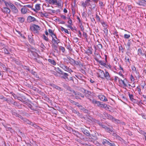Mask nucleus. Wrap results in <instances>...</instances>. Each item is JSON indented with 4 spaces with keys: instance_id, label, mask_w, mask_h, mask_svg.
Wrapping results in <instances>:
<instances>
[{
    "instance_id": "27",
    "label": "nucleus",
    "mask_w": 146,
    "mask_h": 146,
    "mask_svg": "<svg viewBox=\"0 0 146 146\" xmlns=\"http://www.w3.org/2000/svg\"><path fill=\"white\" fill-rule=\"evenodd\" d=\"M138 54L139 56H143L144 54L142 52V50L141 48H139L137 51Z\"/></svg>"
},
{
    "instance_id": "23",
    "label": "nucleus",
    "mask_w": 146,
    "mask_h": 146,
    "mask_svg": "<svg viewBox=\"0 0 146 146\" xmlns=\"http://www.w3.org/2000/svg\"><path fill=\"white\" fill-rule=\"evenodd\" d=\"M21 119L22 120H23L25 122H26L27 123H28L29 124H30L31 125H33V123H32L31 122H30L29 120L26 119H25V118H24L23 117V119Z\"/></svg>"
},
{
    "instance_id": "57",
    "label": "nucleus",
    "mask_w": 146,
    "mask_h": 146,
    "mask_svg": "<svg viewBox=\"0 0 146 146\" xmlns=\"http://www.w3.org/2000/svg\"><path fill=\"white\" fill-rule=\"evenodd\" d=\"M137 88L138 89V92L139 94H141V89L138 86L137 87Z\"/></svg>"
},
{
    "instance_id": "6",
    "label": "nucleus",
    "mask_w": 146,
    "mask_h": 146,
    "mask_svg": "<svg viewBox=\"0 0 146 146\" xmlns=\"http://www.w3.org/2000/svg\"><path fill=\"white\" fill-rule=\"evenodd\" d=\"M30 29L32 31L37 33L38 31L40 29V28L38 25L34 24L31 27Z\"/></svg>"
},
{
    "instance_id": "18",
    "label": "nucleus",
    "mask_w": 146,
    "mask_h": 146,
    "mask_svg": "<svg viewBox=\"0 0 146 146\" xmlns=\"http://www.w3.org/2000/svg\"><path fill=\"white\" fill-rule=\"evenodd\" d=\"M98 97L101 101L105 102L108 101V100L106 97L103 95H100L98 96Z\"/></svg>"
},
{
    "instance_id": "11",
    "label": "nucleus",
    "mask_w": 146,
    "mask_h": 146,
    "mask_svg": "<svg viewBox=\"0 0 146 146\" xmlns=\"http://www.w3.org/2000/svg\"><path fill=\"white\" fill-rule=\"evenodd\" d=\"M72 134L75 135L77 137L81 139L82 134L78 132L77 131L72 129Z\"/></svg>"
},
{
    "instance_id": "7",
    "label": "nucleus",
    "mask_w": 146,
    "mask_h": 146,
    "mask_svg": "<svg viewBox=\"0 0 146 146\" xmlns=\"http://www.w3.org/2000/svg\"><path fill=\"white\" fill-rule=\"evenodd\" d=\"M81 130L84 134L89 137V138H92V135H91L88 130L83 128H81Z\"/></svg>"
},
{
    "instance_id": "37",
    "label": "nucleus",
    "mask_w": 146,
    "mask_h": 146,
    "mask_svg": "<svg viewBox=\"0 0 146 146\" xmlns=\"http://www.w3.org/2000/svg\"><path fill=\"white\" fill-rule=\"evenodd\" d=\"M56 71L60 74L63 71L59 68H56Z\"/></svg>"
},
{
    "instance_id": "12",
    "label": "nucleus",
    "mask_w": 146,
    "mask_h": 146,
    "mask_svg": "<svg viewBox=\"0 0 146 146\" xmlns=\"http://www.w3.org/2000/svg\"><path fill=\"white\" fill-rule=\"evenodd\" d=\"M107 116H108V118L112 120V121L117 123H119L120 121L119 120L115 119L112 116L108 114Z\"/></svg>"
},
{
    "instance_id": "22",
    "label": "nucleus",
    "mask_w": 146,
    "mask_h": 146,
    "mask_svg": "<svg viewBox=\"0 0 146 146\" xmlns=\"http://www.w3.org/2000/svg\"><path fill=\"white\" fill-rule=\"evenodd\" d=\"M113 135L114 137H115L116 139L121 141H122L123 140L121 137H120L119 135H117L116 133H114L113 134Z\"/></svg>"
},
{
    "instance_id": "3",
    "label": "nucleus",
    "mask_w": 146,
    "mask_h": 146,
    "mask_svg": "<svg viewBox=\"0 0 146 146\" xmlns=\"http://www.w3.org/2000/svg\"><path fill=\"white\" fill-rule=\"evenodd\" d=\"M90 101L94 105L101 108L105 107V106H106L105 105H104V104H102L101 102L97 101L95 99H90Z\"/></svg>"
},
{
    "instance_id": "51",
    "label": "nucleus",
    "mask_w": 146,
    "mask_h": 146,
    "mask_svg": "<svg viewBox=\"0 0 146 146\" xmlns=\"http://www.w3.org/2000/svg\"><path fill=\"white\" fill-rule=\"evenodd\" d=\"M104 33L106 35H107L108 34V29L107 28H104Z\"/></svg>"
},
{
    "instance_id": "40",
    "label": "nucleus",
    "mask_w": 146,
    "mask_h": 146,
    "mask_svg": "<svg viewBox=\"0 0 146 146\" xmlns=\"http://www.w3.org/2000/svg\"><path fill=\"white\" fill-rule=\"evenodd\" d=\"M83 90L84 91V93H85V94H91L92 93L91 92L88 90H86L85 89H83Z\"/></svg>"
},
{
    "instance_id": "28",
    "label": "nucleus",
    "mask_w": 146,
    "mask_h": 146,
    "mask_svg": "<svg viewBox=\"0 0 146 146\" xmlns=\"http://www.w3.org/2000/svg\"><path fill=\"white\" fill-rule=\"evenodd\" d=\"M92 49L91 47H89L88 49L87 50L86 53L88 55H90L92 53Z\"/></svg>"
},
{
    "instance_id": "4",
    "label": "nucleus",
    "mask_w": 146,
    "mask_h": 146,
    "mask_svg": "<svg viewBox=\"0 0 146 146\" xmlns=\"http://www.w3.org/2000/svg\"><path fill=\"white\" fill-rule=\"evenodd\" d=\"M72 92L74 93L75 95V97L76 99H81L80 97H81L82 98H84V96L83 94L78 92H75L74 90H72L71 91Z\"/></svg>"
},
{
    "instance_id": "45",
    "label": "nucleus",
    "mask_w": 146,
    "mask_h": 146,
    "mask_svg": "<svg viewBox=\"0 0 146 146\" xmlns=\"http://www.w3.org/2000/svg\"><path fill=\"white\" fill-rule=\"evenodd\" d=\"M54 87L55 89L58 90H59L60 91L62 90V89H61V88L60 87L57 86L55 85Z\"/></svg>"
},
{
    "instance_id": "59",
    "label": "nucleus",
    "mask_w": 146,
    "mask_h": 146,
    "mask_svg": "<svg viewBox=\"0 0 146 146\" xmlns=\"http://www.w3.org/2000/svg\"><path fill=\"white\" fill-rule=\"evenodd\" d=\"M27 7L29 8H32L33 7V5H28L24 6V7Z\"/></svg>"
},
{
    "instance_id": "30",
    "label": "nucleus",
    "mask_w": 146,
    "mask_h": 146,
    "mask_svg": "<svg viewBox=\"0 0 146 146\" xmlns=\"http://www.w3.org/2000/svg\"><path fill=\"white\" fill-rule=\"evenodd\" d=\"M67 58L69 60L71 64L74 65V62L75 61L74 60L69 57H68Z\"/></svg>"
},
{
    "instance_id": "44",
    "label": "nucleus",
    "mask_w": 146,
    "mask_h": 146,
    "mask_svg": "<svg viewBox=\"0 0 146 146\" xmlns=\"http://www.w3.org/2000/svg\"><path fill=\"white\" fill-rule=\"evenodd\" d=\"M129 96L130 99L131 100V101L132 100H133V99H134L133 98V96L132 94H129Z\"/></svg>"
},
{
    "instance_id": "9",
    "label": "nucleus",
    "mask_w": 146,
    "mask_h": 146,
    "mask_svg": "<svg viewBox=\"0 0 146 146\" xmlns=\"http://www.w3.org/2000/svg\"><path fill=\"white\" fill-rule=\"evenodd\" d=\"M60 67L63 69L64 70L67 71L69 73L73 72V71L67 66L64 65H62Z\"/></svg>"
},
{
    "instance_id": "16",
    "label": "nucleus",
    "mask_w": 146,
    "mask_h": 146,
    "mask_svg": "<svg viewBox=\"0 0 146 146\" xmlns=\"http://www.w3.org/2000/svg\"><path fill=\"white\" fill-rule=\"evenodd\" d=\"M104 79L105 78L107 79V80H111V79L110 78V74L107 71H106L105 72H104Z\"/></svg>"
},
{
    "instance_id": "32",
    "label": "nucleus",
    "mask_w": 146,
    "mask_h": 146,
    "mask_svg": "<svg viewBox=\"0 0 146 146\" xmlns=\"http://www.w3.org/2000/svg\"><path fill=\"white\" fill-rule=\"evenodd\" d=\"M52 47L57 52H58V50L56 44H52Z\"/></svg>"
},
{
    "instance_id": "29",
    "label": "nucleus",
    "mask_w": 146,
    "mask_h": 146,
    "mask_svg": "<svg viewBox=\"0 0 146 146\" xmlns=\"http://www.w3.org/2000/svg\"><path fill=\"white\" fill-rule=\"evenodd\" d=\"M48 61L49 62L51 63L54 65H55L56 64V63L55 61L53 60L49 59H48Z\"/></svg>"
},
{
    "instance_id": "62",
    "label": "nucleus",
    "mask_w": 146,
    "mask_h": 146,
    "mask_svg": "<svg viewBox=\"0 0 146 146\" xmlns=\"http://www.w3.org/2000/svg\"><path fill=\"white\" fill-rule=\"evenodd\" d=\"M80 110L83 111L84 110V107H83L81 105L80 106H79V108Z\"/></svg>"
},
{
    "instance_id": "58",
    "label": "nucleus",
    "mask_w": 146,
    "mask_h": 146,
    "mask_svg": "<svg viewBox=\"0 0 146 146\" xmlns=\"http://www.w3.org/2000/svg\"><path fill=\"white\" fill-rule=\"evenodd\" d=\"M142 117L146 119V115L144 114L143 113H141V114H140Z\"/></svg>"
},
{
    "instance_id": "2",
    "label": "nucleus",
    "mask_w": 146,
    "mask_h": 146,
    "mask_svg": "<svg viewBox=\"0 0 146 146\" xmlns=\"http://www.w3.org/2000/svg\"><path fill=\"white\" fill-rule=\"evenodd\" d=\"M102 143L105 145H109L110 146H116L115 144L113 141L109 139H103Z\"/></svg>"
},
{
    "instance_id": "25",
    "label": "nucleus",
    "mask_w": 146,
    "mask_h": 146,
    "mask_svg": "<svg viewBox=\"0 0 146 146\" xmlns=\"http://www.w3.org/2000/svg\"><path fill=\"white\" fill-rule=\"evenodd\" d=\"M119 81L120 82H121L123 84V85L125 87H126L127 86V85L126 84V82H127V80L126 79H124L123 80H122L121 79H119Z\"/></svg>"
},
{
    "instance_id": "42",
    "label": "nucleus",
    "mask_w": 146,
    "mask_h": 146,
    "mask_svg": "<svg viewBox=\"0 0 146 146\" xmlns=\"http://www.w3.org/2000/svg\"><path fill=\"white\" fill-rule=\"evenodd\" d=\"M68 100L73 105H75L77 102H75L70 99H69Z\"/></svg>"
},
{
    "instance_id": "39",
    "label": "nucleus",
    "mask_w": 146,
    "mask_h": 146,
    "mask_svg": "<svg viewBox=\"0 0 146 146\" xmlns=\"http://www.w3.org/2000/svg\"><path fill=\"white\" fill-rule=\"evenodd\" d=\"M118 32L116 31H115L113 32V34L115 35L114 37L115 38H118L119 37L118 35L117 34Z\"/></svg>"
},
{
    "instance_id": "48",
    "label": "nucleus",
    "mask_w": 146,
    "mask_h": 146,
    "mask_svg": "<svg viewBox=\"0 0 146 146\" xmlns=\"http://www.w3.org/2000/svg\"><path fill=\"white\" fill-rule=\"evenodd\" d=\"M4 52L5 54H10L8 50L6 48H5L4 49Z\"/></svg>"
},
{
    "instance_id": "35",
    "label": "nucleus",
    "mask_w": 146,
    "mask_h": 146,
    "mask_svg": "<svg viewBox=\"0 0 146 146\" xmlns=\"http://www.w3.org/2000/svg\"><path fill=\"white\" fill-rule=\"evenodd\" d=\"M36 9V10L38 11L40 9V4H36L35 5Z\"/></svg>"
},
{
    "instance_id": "47",
    "label": "nucleus",
    "mask_w": 146,
    "mask_h": 146,
    "mask_svg": "<svg viewBox=\"0 0 146 146\" xmlns=\"http://www.w3.org/2000/svg\"><path fill=\"white\" fill-rule=\"evenodd\" d=\"M99 4L101 8L102 9H103V7H104V6L103 3L102 2V1H100L99 2Z\"/></svg>"
},
{
    "instance_id": "52",
    "label": "nucleus",
    "mask_w": 146,
    "mask_h": 146,
    "mask_svg": "<svg viewBox=\"0 0 146 146\" xmlns=\"http://www.w3.org/2000/svg\"><path fill=\"white\" fill-rule=\"evenodd\" d=\"M11 93L15 98H17V95L14 93L13 92H11Z\"/></svg>"
},
{
    "instance_id": "20",
    "label": "nucleus",
    "mask_w": 146,
    "mask_h": 146,
    "mask_svg": "<svg viewBox=\"0 0 146 146\" xmlns=\"http://www.w3.org/2000/svg\"><path fill=\"white\" fill-rule=\"evenodd\" d=\"M12 114H13V115L15 116L16 117L19 118L20 119H23L22 116L21 115H20L19 114H18L17 113L15 112L14 111H12Z\"/></svg>"
},
{
    "instance_id": "19",
    "label": "nucleus",
    "mask_w": 146,
    "mask_h": 146,
    "mask_svg": "<svg viewBox=\"0 0 146 146\" xmlns=\"http://www.w3.org/2000/svg\"><path fill=\"white\" fill-rule=\"evenodd\" d=\"M27 19L29 22L37 21L36 19L34 17L29 16L28 17Z\"/></svg>"
},
{
    "instance_id": "36",
    "label": "nucleus",
    "mask_w": 146,
    "mask_h": 146,
    "mask_svg": "<svg viewBox=\"0 0 146 146\" xmlns=\"http://www.w3.org/2000/svg\"><path fill=\"white\" fill-rule=\"evenodd\" d=\"M91 1L90 0H86V1H85L86 5V6H89L90 4L89 3Z\"/></svg>"
},
{
    "instance_id": "41",
    "label": "nucleus",
    "mask_w": 146,
    "mask_h": 146,
    "mask_svg": "<svg viewBox=\"0 0 146 146\" xmlns=\"http://www.w3.org/2000/svg\"><path fill=\"white\" fill-rule=\"evenodd\" d=\"M59 49L63 52H64L65 51V48L62 46H59Z\"/></svg>"
},
{
    "instance_id": "13",
    "label": "nucleus",
    "mask_w": 146,
    "mask_h": 146,
    "mask_svg": "<svg viewBox=\"0 0 146 146\" xmlns=\"http://www.w3.org/2000/svg\"><path fill=\"white\" fill-rule=\"evenodd\" d=\"M60 75L62 78L66 80L68 79V76L69 75V74L64 72L63 71H62Z\"/></svg>"
},
{
    "instance_id": "5",
    "label": "nucleus",
    "mask_w": 146,
    "mask_h": 146,
    "mask_svg": "<svg viewBox=\"0 0 146 146\" xmlns=\"http://www.w3.org/2000/svg\"><path fill=\"white\" fill-rule=\"evenodd\" d=\"M95 60L98 62L99 64L102 65L107 68H111V66L109 64H107V63L106 62H104L102 60H98L97 59H95Z\"/></svg>"
},
{
    "instance_id": "24",
    "label": "nucleus",
    "mask_w": 146,
    "mask_h": 146,
    "mask_svg": "<svg viewBox=\"0 0 146 146\" xmlns=\"http://www.w3.org/2000/svg\"><path fill=\"white\" fill-rule=\"evenodd\" d=\"M52 40L53 42V44H58L60 42V40L58 39H56L55 38H52Z\"/></svg>"
},
{
    "instance_id": "21",
    "label": "nucleus",
    "mask_w": 146,
    "mask_h": 146,
    "mask_svg": "<svg viewBox=\"0 0 146 146\" xmlns=\"http://www.w3.org/2000/svg\"><path fill=\"white\" fill-rule=\"evenodd\" d=\"M28 38L29 42L31 43H33L34 41L31 34H30L28 35Z\"/></svg>"
},
{
    "instance_id": "34",
    "label": "nucleus",
    "mask_w": 146,
    "mask_h": 146,
    "mask_svg": "<svg viewBox=\"0 0 146 146\" xmlns=\"http://www.w3.org/2000/svg\"><path fill=\"white\" fill-rule=\"evenodd\" d=\"M40 13V15L42 17H46L48 16L47 14L46 13H44L41 12Z\"/></svg>"
},
{
    "instance_id": "54",
    "label": "nucleus",
    "mask_w": 146,
    "mask_h": 146,
    "mask_svg": "<svg viewBox=\"0 0 146 146\" xmlns=\"http://www.w3.org/2000/svg\"><path fill=\"white\" fill-rule=\"evenodd\" d=\"M91 94H85V96H86L88 99H89L90 100V99H91L90 98V96H91Z\"/></svg>"
},
{
    "instance_id": "31",
    "label": "nucleus",
    "mask_w": 146,
    "mask_h": 146,
    "mask_svg": "<svg viewBox=\"0 0 146 146\" xmlns=\"http://www.w3.org/2000/svg\"><path fill=\"white\" fill-rule=\"evenodd\" d=\"M105 130L106 131L109 133L112 132L113 131L112 128H110L107 127L106 128Z\"/></svg>"
},
{
    "instance_id": "64",
    "label": "nucleus",
    "mask_w": 146,
    "mask_h": 146,
    "mask_svg": "<svg viewBox=\"0 0 146 146\" xmlns=\"http://www.w3.org/2000/svg\"><path fill=\"white\" fill-rule=\"evenodd\" d=\"M125 60L126 62H129V59L128 57H126L125 58Z\"/></svg>"
},
{
    "instance_id": "43",
    "label": "nucleus",
    "mask_w": 146,
    "mask_h": 146,
    "mask_svg": "<svg viewBox=\"0 0 146 146\" xmlns=\"http://www.w3.org/2000/svg\"><path fill=\"white\" fill-rule=\"evenodd\" d=\"M104 105H105L106 106H105V107H102V108L105 109L106 110H108L110 109V106H108L106 104H104Z\"/></svg>"
},
{
    "instance_id": "50",
    "label": "nucleus",
    "mask_w": 146,
    "mask_h": 146,
    "mask_svg": "<svg viewBox=\"0 0 146 146\" xmlns=\"http://www.w3.org/2000/svg\"><path fill=\"white\" fill-rule=\"evenodd\" d=\"M97 46L98 47V48L99 50H100L102 48V45L101 44H99L97 45Z\"/></svg>"
},
{
    "instance_id": "53",
    "label": "nucleus",
    "mask_w": 146,
    "mask_h": 146,
    "mask_svg": "<svg viewBox=\"0 0 146 146\" xmlns=\"http://www.w3.org/2000/svg\"><path fill=\"white\" fill-rule=\"evenodd\" d=\"M43 38L46 41H48L49 40L48 38L46 36L44 35H43Z\"/></svg>"
},
{
    "instance_id": "38",
    "label": "nucleus",
    "mask_w": 146,
    "mask_h": 146,
    "mask_svg": "<svg viewBox=\"0 0 146 146\" xmlns=\"http://www.w3.org/2000/svg\"><path fill=\"white\" fill-rule=\"evenodd\" d=\"M49 34L50 35L52 36L53 35H54V32L51 29H49L48 30Z\"/></svg>"
},
{
    "instance_id": "1",
    "label": "nucleus",
    "mask_w": 146,
    "mask_h": 146,
    "mask_svg": "<svg viewBox=\"0 0 146 146\" xmlns=\"http://www.w3.org/2000/svg\"><path fill=\"white\" fill-rule=\"evenodd\" d=\"M5 4L6 6L9 7L14 13H18V9L10 1L5 2Z\"/></svg>"
},
{
    "instance_id": "8",
    "label": "nucleus",
    "mask_w": 146,
    "mask_h": 146,
    "mask_svg": "<svg viewBox=\"0 0 146 146\" xmlns=\"http://www.w3.org/2000/svg\"><path fill=\"white\" fill-rule=\"evenodd\" d=\"M9 7H3V8H1V10L3 13L6 14H9L11 12V10L8 8Z\"/></svg>"
},
{
    "instance_id": "55",
    "label": "nucleus",
    "mask_w": 146,
    "mask_h": 146,
    "mask_svg": "<svg viewBox=\"0 0 146 146\" xmlns=\"http://www.w3.org/2000/svg\"><path fill=\"white\" fill-rule=\"evenodd\" d=\"M96 20L98 21H100V18L99 17L98 15L96 14Z\"/></svg>"
},
{
    "instance_id": "14",
    "label": "nucleus",
    "mask_w": 146,
    "mask_h": 146,
    "mask_svg": "<svg viewBox=\"0 0 146 146\" xmlns=\"http://www.w3.org/2000/svg\"><path fill=\"white\" fill-rule=\"evenodd\" d=\"M71 110L72 112L75 114L76 115L80 117H82V114L79 113V111H77L76 110L73 108H72Z\"/></svg>"
},
{
    "instance_id": "10",
    "label": "nucleus",
    "mask_w": 146,
    "mask_h": 146,
    "mask_svg": "<svg viewBox=\"0 0 146 146\" xmlns=\"http://www.w3.org/2000/svg\"><path fill=\"white\" fill-rule=\"evenodd\" d=\"M132 42L131 40H129L127 44H125L128 52H129L131 51V49L130 46Z\"/></svg>"
},
{
    "instance_id": "17",
    "label": "nucleus",
    "mask_w": 146,
    "mask_h": 146,
    "mask_svg": "<svg viewBox=\"0 0 146 146\" xmlns=\"http://www.w3.org/2000/svg\"><path fill=\"white\" fill-rule=\"evenodd\" d=\"M131 68L133 72L135 73L137 76L139 77V73L137 72L135 67L134 66H132L131 67Z\"/></svg>"
},
{
    "instance_id": "46",
    "label": "nucleus",
    "mask_w": 146,
    "mask_h": 146,
    "mask_svg": "<svg viewBox=\"0 0 146 146\" xmlns=\"http://www.w3.org/2000/svg\"><path fill=\"white\" fill-rule=\"evenodd\" d=\"M83 36L85 38H86V39H87L88 38V35H87V33L84 32H83Z\"/></svg>"
},
{
    "instance_id": "15",
    "label": "nucleus",
    "mask_w": 146,
    "mask_h": 146,
    "mask_svg": "<svg viewBox=\"0 0 146 146\" xmlns=\"http://www.w3.org/2000/svg\"><path fill=\"white\" fill-rule=\"evenodd\" d=\"M98 72H99L98 73V77L102 79H104V76L105 74L104 71L102 70H100Z\"/></svg>"
},
{
    "instance_id": "63",
    "label": "nucleus",
    "mask_w": 146,
    "mask_h": 146,
    "mask_svg": "<svg viewBox=\"0 0 146 146\" xmlns=\"http://www.w3.org/2000/svg\"><path fill=\"white\" fill-rule=\"evenodd\" d=\"M130 79H131V81L132 82L134 80V79L133 78V77L132 75H131V77H130Z\"/></svg>"
},
{
    "instance_id": "56",
    "label": "nucleus",
    "mask_w": 146,
    "mask_h": 146,
    "mask_svg": "<svg viewBox=\"0 0 146 146\" xmlns=\"http://www.w3.org/2000/svg\"><path fill=\"white\" fill-rule=\"evenodd\" d=\"M51 4H54L56 3L57 1V0H51Z\"/></svg>"
},
{
    "instance_id": "61",
    "label": "nucleus",
    "mask_w": 146,
    "mask_h": 146,
    "mask_svg": "<svg viewBox=\"0 0 146 146\" xmlns=\"http://www.w3.org/2000/svg\"><path fill=\"white\" fill-rule=\"evenodd\" d=\"M73 40L74 41L76 42H77L78 41V39L76 37H74V38Z\"/></svg>"
},
{
    "instance_id": "49",
    "label": "nucleus",
    "mask_w": 146,
    "mask_h": 146,
    "mask_svg": "<svg viewBox=\"0 0 146 146\" xmlns=\"http://www.w3.org/2000/svg\"><path fill=\"white\" fill-rule=\"evenodd\" d=\"M130 37L129 35L125 34L124 35V37L125 38H128Z\"/></svg>"
},
{
    "instance_id": "33",
    "label": "nucleus",
    "mask_w": 146,
    "mask_h": 146,
    "mask_svg": "<svg viewBox=\"0 0 146 146\" xmlns=\"http://www.w3.org/2000/svg\"><path fill=\"white\" fill-rule=\"evenodd\" d=\"M17 18L18 21L21 23H23L25 21V19L23 17H18Z\"/></svg>"
},
{
    "instance_id": "26",
    "label": "nucleus",
    "mask_w": 146,
    "mask_h": 146,
    "mask_svg": "<svg viewBox=\"0 0 146 146\" xmlns=\"http://www.w3.org/2000/svg\"><path fill=\"white\" fill-rule=\"evenodd\" d=\"M21 13L23 14H24L27 12V9L24 7L21 8Z\"/></svg>"
},
{
    "instance_id": "60",
    "label": "nucleus",
    "mask_w": 146,
    "mask_h": 146,
    "mask_svg": "<svg viewBox=\"0 0 146 146\" xmlns=\"http://www.w3.org/2000/svg\"><path fill=\"white\" fill-rule=\"evenodd\" d=\"M131 101L133 102L134 103H136L137 104V102H138V101L135 99H134L132 100Z\"/></svg>"
}]
</instances>
